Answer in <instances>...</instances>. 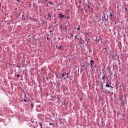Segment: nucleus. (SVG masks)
I'll list each match as a JSON object with an SVG mask.
<instances>
[{"mask_svg": "<svg viewBox=\"0 0 128 128\" xmlns=\"http://www.w3.org/2000/svg\"><path fill=\"white\" fill-rule=\"evenodd\" d=\"M94 60H91L90 63V68H94Z\"/></svg>", "mask_w": 128, "mask_h": 128, "instance_id": "nucleus-1", "label": "nucleus"}, {"mask_svg": "<svg viewBox=\"0 0 128 128\" xmlns=\"http://www.w3.org/2000/svg\"><path fill=\"white\" fill-rule=\"evenodd\" d=\"M66 75L64 72L60 76V78H64V80H66Z\"/></svg>", "mask_w": 128, "mask_h": 128, "instance_id": "nucleus-2", "label": "nucleus"}, {"mask_svg": "<svg viewBox=\"0 0 128 128\" xmlns=\"http://www.w3.org/2000/svg\"><path fill=\"white\" fill-rule=\"evenodd\" d=\"M47 16L48 20H52V14L50 12H48Z\"/></svg>", "mask_w": 128, "mask_h": 128, "instance_id": "nucleus-3", "label": "nucleus"}, {"mask_svg": "<svg viewBox=\"0 0 128 128\" xmlns=\"http://www.w3.org/2000/svg\"><path fill=\"white\" fill-rule=\"evenodd\" d=\"M66 18L64 16V15H62V13H60L59 15H58V18Z\"/></svg>", "mask_w": 128, "mask_h": 128, "instance_id": "nucleus-4", "label": "nucleus"}, {"mask_svg": "<svg viewBox=\"0 0 128 128\" xmlns=\"http://www.w3.org/2000/svg\"><path fill=\"white\" fill-rule=\"evenodd\" d=\"M101 40V42L102 40L100 38L99 39H98V37H96V40H96V42H100V40Z\"/></svg>", "mask_w": 128, "mask_h": 128, "instance_id": "nucleus-5", "label": "nucleus"}, {"mask_svg": "<svg viewBox=\"0 0 128 128\" xmlns=\"http://www.w3.org/2000/svg\"><path fill=\"white\" fill-rule=\"evenodd\" d=\"M58 48L60 50H64V46H60Z\"/></svg>", "mask_w": 128, "mask_h": 128, "instance_id": "nucleus-6", "label": "nucleus"}, {"mask_svg": "<svg viewBox=\"0 0 128 128\" xmlns=\"http://www.w3.org/2000/svg\"><path fill=\"white\" fill-rule=\"evenodd\" d=\"M102 80L104 82H105V80H106V76H102Z\"/></svg>", "mask_w": 128, "mask_h": 128, "instance_id": "nucleus-7", "label": "nucleus"}, {"mask_svg": "<svg viewBox=\"0 0 128 128\" xmlns=\"http://www.w3.org/2000/svg\"><path fill=\"white\" fill-rule=\"evenodd\" d=\"M112 13H110L109 15V18H112Z\"/></svg>", "mask_w": 128, "mask_h": 128, "instance_id": "nucleus-8", "label": "nucleus"}, {"mask_svg": "<svg viewBox=\"0 0 128 128\" xmlns=\"http://www.w3.org/2000/svg\"><path fill=\"white\" fill-rule=\"evenodd\" d=\"M30 106L33 108H34V103L31 104Z\"/></svg>", "mask_w": 128, "mask_h": 128, "instance_id": "nucleus-9", "label": "nucleus"}, {"mask_svg": "<svg viewBox=\"0 0 128 128\" xmlns=\"http://www.w3.org/2000/svg\"><path fill=\"white\" fill-rule=\"evenodd\" d=\"M78 36H74V38H76V40H79V38H78Z\"/></svg>", "mask_w": 128, "mask_h": 128, "instance_id": "nucleus-10", "label": "nucleus"}, {"mask_svg": "<svg viewBox=\"0 0 128 128\" xmlns=\"http://www.w3.org/2000/svg\"><path fill=\"white\" fill-rule=\"evenodd\" d=\"M40 128H42V123H40Z\"/></svg>", "mask_w": 128, "mask_h": 128, "instance_id": "nucleus-11", "label": "nucleus"}, {"mask_svg": "<svg viewBox=\"0 0 128 128\" xmlns=\"http://www.w3.org/2000/svg\"><path fill=\"white\" fill-rule=\"evenodd\" d=\"M106 86L107 88H110V84H106Z\"/></svg>", "mask_w": 128, "mask_h": 128, "instance_id": "nucleus-12", "label": "nucleus"}, {"mask_svg": "<svg viewBox=\"0 0 128 128\" xmlns=\"http://www.w3.org/2000/svg\"><path fill=\"white\" fill-rule=\"evenodd\" d=\"M49 32H50V34H52V30H50Z\"/></svg>", "mask_w": 128, "mask_h": 128, "instance_id": "nucleus-13", "label": "nucleus"}, {"mask_svg": "<svg viewBox=\"0 0 128 128\" xmlns=\"http://www.w3.org/2000/svg\"><path fill=\"white\" fill-rule=\"evenodd\" d=\"M78 30H80V28L78 27V28H77Z\"/></svg>", "mask_w": 128, "mask_h": 128, "instance_id": "nucleus-14", "label": "nucleus"}, {"mask_svg": "<svg viewBox=\"0 0 128 128\" xmlns=\"http://www.w3.org/2000/svg\"><path fill=\"white\" fill-rule=\"evenodd\" d=\"M69 78L68 75H67V76L66 77V78Z\"/></svg>", "mask_w": 128, "mask_h": 128, "instance_id": "nucleus-15", "label": "nucleus"}, {"mask_svg": "<svg viewBox=\"0 0 128 128\" xmlns=\"http://www.w3.org/2000/svg\"><path fill=\"white\" fill-rule=\"evenodd\" d=\"M17 76H18V78H20V74H18Z\"/></svg>", "mask_w": 128, "mask_h": 128, "instance_id": "nucleus-16", "label": "nucleus"}, {"mask_svg": "<svg viewBox=\"0 0 128 128\" xmlns=\"http://www.w3.org/2000/svg\"><path fill=\"white\" fill-rule=\"evenodd\" d=\"M87 6L88 8H90V6Z\"/></svg>", "mask_w": 128, "mask_h": 128, "instance_id": "nucleus-17", "label": "nucleus"}, {"mask_svg": "<svg viewBox=\"0 0 128 128\" xmlns=\"http://www.w3.org/2000/svg\"><path fill=\"white\" fill-rule=\"evenodd\" d=\"M24 102H26V100L24 99Z\"/></svg>", "mask_w": 128, "mask_h": 128, "instance_id": "nucleus-18", "label": "nucleus"}, {"mask_svg": "<svg viewBox=\"0 0 128 128\" xmlns=\"http://www.w3.org/2000/svg\"><path fill=\"white\" fill-rule=\"evenodd\" d=\"M47 38V40H48V36L47 38Z\"/></svg>", "mask_w": 128, "mask_h": 128, "instance_id": "nucleus-19", "label": "nucleus"}, {"mask_svg": "<svg viewBox=\"0 0 128 128\" xmlns=\"http://www.w3.org/2000/svg\"><path fill=\"white\" fill-rule=\"evenodd\" d=\"M66 76H68V73L66 74Z\"/></svg>", "mask_w": 128, "mask_h": 128, "instance_id": "nucleus-20", "label": "nucleus"}, {"mask_svg": "<svg viewBox=\"0 0 128 128\" xmlns=\"http://www.w3.org/2000/svg\"><path fill=\"white\" fill-rule=\"evenodd\" d=\"M76 66L75 67V68H74V70H76Z\"/></svg>", "mask_w": 128, "mask_h": 128, "instance_id": "nucleus-21", "label": "nucleus"}, {"mask_svg": "<svg viewBox=\"0 0 128 128\" xmlns=\"http://www.w3.org/2000/svg\"><path fill=\"white\" fill-rule=\"evenodd\" d=\"M17 2H20V0H17Z\"/></svg>", "mask_w": 128, "mask_h": 128, "instance_id": "nucleus-22", "label": "nucleus"}, {"mask_svg": "<svg viewBox=\"0 0 128 128\" xmlns=\"http://www.w3.org/2000/svg\"><path fill=\"white\" fill-rule=\"evenodd\" d=\"M0 6H2V3L0 2Z\"/></svg>", "mask_w": 128, "mask_h": 128, "instance_id": "nucleus-23", "label": "nucleus"}, {"mask_svg": "<svg viewBox=\"0 0 128 128\" xmlns=\"http://www.w3.org/2000/svg\"><path fill=\"white\" fill-rule=\"evenodd\" d=\"M50 126H52V124H50Z\"/></svg>", "mask_w": 128, "mask_h": 128, "instance_id": "nucleus-24", "label": "nucleus"}, {"mask_svg": "<svg viewBox=\"0 0 128 128\" xmlns=\"http://www.w3.org/2000/svg\"><path fill=\"white\" fill-rule=\"evenodd\" d=\"M72 36H74L72 34Z\"/></svg>", "mask_w": 128, "mask_h": 128, "instance_id": "nucleus-25", "label": "nucleus"}, {"mask_svg": "<svg viewBox=\"0 0 128 128\" xmlns=\"http://www.w3.org/2000/svg\"><path fill=\"white\" fill-rule=\"evenodd\" d=\"M15 10H16L17 9L16 8V9H15Z\"/></svg>", "mask_w": 128, "mask_h": 128, "instance_id": "nucleus-26", "label": "nucleus"}, {"mask_svg": "<svg viewBox=\"0 0 128 128\" xmlns=\"http://www.w3.org/2000/svg\"><path fill=\"white\" fill-rule=\"evenodd\" d=\"M30 19H31V20H32V18H30Z\"/></svg>", "mask_w": 128, "mask_h": 128, "instance_id": "nucleus-27", "label": "nucleus"}, {"mask_svg": "<svg viewBox=\"0 0 128 128\" xmlns=\"http://www.w3.org/2000/svg\"><path fill=\"white\" fill-rule=\"evenodd\" d=\"M111 88H112V86H110Z\"/></svg>", "mask_w": 128, "mask_h": 128, "instance_id": "nucleus-28", "label": "nucleus"}, {"mask_svg": "<svg viewBox=\"0 0 128 128\" xmlns=\"http://www.w3.org/2000/svg\"><path fill=\"white\" fill-rule=\"evenodd\" d=\"M92 10V8H91Z\"/></svg>", "mask_w": 128, "mask_h": 128, "instance_id": "nucleus-29", "label": "nucleus"}]
</instances>
